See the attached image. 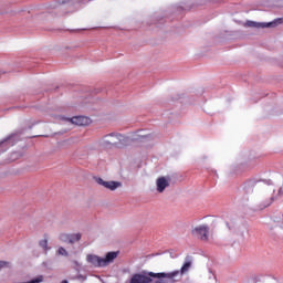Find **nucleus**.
Instances as JSON below:
<instances>
[{
  "instance_id": "f03ea898",
  "label": "nucleus",
  "mask_w": 283,
  "mask_h": 283,
  "mask_svg": "<svg viewBox=\"0 0 283 283\" xmlns=\"http://www.w3.org/2000/svg\"><path fill=\"white\" fill-rule=\"evenodd\" d=\"M118 251H111L105 254V258H101L95 254H88L86 256V262L92 264L95 269H105V266H109L112 262H114L118 258Z\"/></svg>"
},
{
  "instance_id": "0eeeda50",
  "label": "nucleus",
  "mask_w": 283,
  "mask_h": 283,
  "mask_svg": "<svg viewBox=\"0 0 283 283\" xmlns=\"http://www.w3.org/2000/svg\"><path fill=\"white\" fill-rule=\"evenodd\" d=\"M258 187H262V181L256 179H249L243 184V191L247 196H251Z\"/></svg>"
},
{
  "instance_id": "f8f14e48",
  "label": "nucleus",
  "mask_w": 283,
  "mask_h": 283,
  "mask_svg": "<svg viewBox=\"0 0 283 283\" xmlns=\"http://www.w3.org/2000/svg\"><path fill=\"white\" fill-rule=\"evenodd\" d=\"M167 187H169V180L166 177H159L157 179V191L163 193Z\"/></svg>"
},
{
  "instance_id": "20e7f679",
  "label": "nucleus",
  "mask_w": 283,
  "mask_h": 283,
  "mask_svg": "<svg viewBox=\"0 0 283 283\" xmlns=\"http://www.w3.org/2000/svg\"><path fill=\"white\" fill-rule=\"evenodd\" d=\"M21 140V137L19 136V133H13L9 135L7 138H4L2 142H0V148L1 153L8 151L10 147H14Z\"/></svg>"
},
{
  "instance_id": "4be33fe9",
  "label": "nucleus",
  "mask_w": 283,
  "mask_h": 283,
  "mask_svg": "<svg viewBox=\"0 0 283 283\" xmlns=\"http://www.w3.org/2000/svg\"><path fill=\"white\" fill-rule=\"evenodd\" d=\"M78 277H80V279H83V275H80Z\"/></svg>"
},
{
  "instance_id": "f3484780",
  "label": "nucleus",
  "mask_w": 283,
  "mask_h": 283,
  "mask_svg": "<svg viewBox=\"0 0 283 283\" xmlns=\"http://www.w3.org/2000/svg\"><path fill=\"white\" fill-rule=\"evenodd\" d=\"M12 266V263L8 261H0V271L1 269H10Z\"/></svg>"
},
{
  "instance_id": "2eb2a0df",
  "label": "nucleus",
  "mask_w": 283,
  "mask_h": 283,
  "mask_svg": "<svg viewBox=\"0 0 283 283\" xmlns=\"http://www.w3.org/2000/svg\"><path fill=\"white\" fill-rule=\"evenodd\" d=\"M39 245L41 247V249H43L44 251H50V247H48V239H43L39 242Z\"/></svg>"
},
{
  "instance_id": "aec40b11",
  "label": "nucleus",
  "mask_w": 283,
  "mask_h": 283,
  "mask_svg": "<svg viewBox=\"0 0 283 283\" xmlns=\"http://www.w3.org/2000/svg\"><path fill=\"white\" fill-rule=\"evenodd\" d=\"M71 32H81V29H77V30H71Z\"/></svg>"
},
{
  "instance_id": "1a4fd4ad",
  "label": "nucleus",
  "mask_w": 283,
  "mask_h": 283,
  "mask_svg": "<svg viewBox=\"0 0 283 283\" xmlns=\"http://www.w3.org/2000/svg\"><path fill=\"white\" fill-rule=\"evenodd\" d=\"M95 182H97V185H101L102 187H105V189H109V191H116L118 187H123V184L120 181H105L101 177L95 178Z\"/></svg>"
},
{
  "instance_id": "6ab92c4d",
  "label": "nucleus",
  "mask_w": 283,
  "mask_h": 283,
  "mask_svg": "<svg viewBox=\"0 0 283 283\" xmlns=\"http://www.w3.org/2000/svg\"><path fill=\"white\" fill-rule=\"evenodd\" d=\"M279 196H283V190H282V188L279 189Z\"/></svg>"
},
{
  "instance_id": "412c9836",
  "label": "nucleus",
  "mask_w": 283,
  "mask_h": 283,
  "mask_svg": "<svg viewBox=\"0 0 283 283\" xmlns=\"http://www.w3.org/2000/svg\"><path fill=\"white\" fill-rule=\"evenodd\" d=\"M61 283H70V282H67V280H63Z\"/></svg>"
},
{
  "instance_id": "9b49d317",
  "label": "nucleus",
  "mask_w": 283,
  "mask_h": 283,
  "mask_svg": "<svg viewBox=\"0 0 283 283\" xmlns=\"http://www.w3.org/2000/svg\"><path fill=\"white\" fill-rule=\"evenodd\" d=\"M274 201H275V196H271L269 198L266 195H264L262 197V202L259 205L260 211H262V209H266V207H271V205H273Z\"/></svg>"
},
{
  "instance_id": "4468645a",
  "label": "nucleus",
  "mask_w": 283,
  "mask_h": 283,
  "mask_svg": "<svg viewBox=\"0 0 283 283\" xmlns=\"http://www.w3.org/2000/svg\"><path fill=\"white\" fill-rule=\"evenodd\" d=\"M59 240H60L61 242H64L65 244H70V234H67V233H61V234L59 235Z\"/></svg>"
},
{
  "instance_id": "a211bd4d",
  "label": "nucleus",
  "mask_w": 283,
  "mask_h": 283,
  "mask_svg": "<svg viewBox=\"0 0 283 283\" xmlns=\"http://www.w3.org/2000/svg\"><path fill=\"white\" fill-rule=\"evenodd\" d=\"M56 9L59 10V12H61L62 10H64V7L61 6V4H59V6L56 7Z\"/></svg>"
},
{
  "instance_id": "ddd939ff",
  "label": "nucleus",
  "mask_w": 283,
  "mask_h": 283,
  "mask_svg": "<svg viewBox=\"0 0 283 283\" xmlns=\"http://www.w3.org/2000/svg\"><path fill=\"white\" fill-rule=\"evenodd\" d=\"M81 233L69 234V244H75V242H81Z\"/></svg>"
},
{
  "instance_id": "39448f33",
  "label": "nucleus",
  "mask_w": 283,
  "mask_h": 283,
  "mask_svg": "<svg viewBox=\"0 0 283 283\" xmlns=\"http://www.w3.org/2000/svg\"><path fill=\"white\" fill-rule=\"evenodd\" d=\"M283 18H277L272 22L262 23V22H255V21H248L245 25L248 28H256L258 30L264 29V28H275L276 25H282Z\"/></svg>"
},
{
  "instance_id": "7ed1b4c3",
  "label": "nucleus",
  "mask_w": 283,
  "mask_h": 283,
  "mask_svg": "<svg viewBox=\"0 0 283 283\" xmlns=\"http://www.w3.org/2000/svg\"><path fill=\"white\" fill-rule=\"evenodd\" d=\"M104 145H111L112 147H117L120 148L125 143L129 140V138L120 135V134H115L111 133L109 135L105 136Z\"/></svg>"
},
{
  "instance_id": "f257e3e1",
  "label": "nucleus",
  "mask_w": 283,
  "mask_h": 283,
  "mask_svg": "<svg viewBox=\"0 0 283 283\" xmlns=\"http://www.w3.org/2000/svg\"><path fill=\"white\" fill-rule=\"evenodd\" d=\"M191 269V256H187L185 263L180 270H175L172 272H147L143 271L142 273H135L130 277L129 283H176L178 282L177 277L184 276L186 273H189Z\"/></svg>"
},
{
  "instance_id": "6e6552de",
  "label": "nucleus",
  "mask_w": 283,
  "mask_h": 283,
  "mask_svg": "<svg viewBox=\"0 0 283 283\" xmlns=\"http://www.w3.org/2000/svg\"><path fill=\"white\" fill-rule=\"evenodd\" d=\"M192 235L200 238L203 242L209 240V226H199L191 231Z\"/></svg>"
},
{
  "instance_id": "9d476101",
  "label": "nucleus",
  "mask_w": 283,
  "mask_h": 283,
  "mask_svg": "<svg viewBox=\"0 0 283 283\" xmlns=\"http://www.w3.org/2000/svg\"><path fill=\"white\" fill-rule=\"evenodd\" d=\"M69 120L73 125H78L80 127L90 125V117H85V116H75L73 118H69Z\"/></svg>"
},
{
  "instance_id": "dca6fc26",
  "label": "nucleus",
  "mask_w": 283,
  "mask_h": 283,
  "mask_svg": "<svg viewBox=\"0 0 283 283\" xmlns=\"http://www.w3.org/2000/svg\"><path fill=\"white\" fill-rule=\"evenodd\" d=\"M57 255H64V258H67L70 253L67 252V250H65V248L60 247L57 250Z\"/></svg>"
},
{
  "instance_id": "423d86ee",
  "label": "nucleus",
  "mask_w": 283,
  "mask_h": 283,
  "mask_svg": "<svg viewBox=\"0 0 283 283\" xmlns=\"http://www.w3.org/2000/svg\"><path fill=\"white\" fill-rule=\"evenodd\" d=\"M226 227L229 229V231H233L237 235H241V238H244V231H247V228H240L238 226V220L234 217H229L226 221Z\"/></svg>"
}]
</instances>
